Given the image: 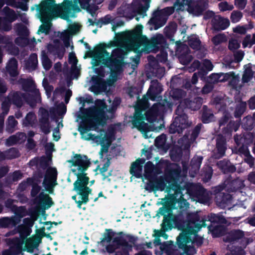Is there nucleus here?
I'll use <instances>...</instances> for the list:
<instances>
[{"instance_id":"f257e3e1","label":"nucleus","mask_w":255,"mask_h":255,"mask_svg":"<svg viewBox=\"0 0 255 255\" xmlns=\"http://www.w3.org/2000/svg\"><path fill=\"white\" fill-rule=\"evenodd\" d=\"M187 224L183 232H181L176 238V244L178 248L183 251L185 255H194L196 250L193 246L188 245L192 243L197 247L201 246L203 243V238L198 234L202 227H206V220H201L198 213H187Z\"/></svg>"},{"instance_id":"f03ea898","label":"nucleus","mask_w":255,"mask_h":255,"mask_svg":"<svg viewBox=\"0 0 255 255\" xmlns=\"http://www.w3.org/2000/svg\"><path fill=\"white\" fill-rule=\"evenodd\" d=\"M107 105L106 103L101 100H97L95 106L86 109H83L81 114L78 118L81 120L79 124L78 130L81 135V138L86 140H94L98 136L92 133L87 132L95 130L99 126H103L106 123L109 117L106 113Z\"/></svg>"},{"instance_id":"7ed1b4c3","label":"nucleus","mask_w":255,"mask_h":255,"mask_svg":"<svg viewBox=\"0 0 255 255\" xmlns=\"http://www.w3.org/2000/svg\"><path fill=\"white\" fill-rule=\"evenodd\" d=\"M103 237L97 242V246L103 248L102 253L109 254L115 253V255H129V251L135 243L138 237L123 232H115L112 229H106Z\"/></svg>"},{"instance_id":"20e7f679","label":"nucleus","mask_w":255,"mask_h":255,"mask_svg":"<svg viewBox=\"0 0 255 255\" xmlns=\"http://www.w3.org/2000/svg\"><path fill=\"white\" fill-rule=\"evenodd\" d=\"M143 28V25L138 24L132 30L127 32V36L135 49L143 45L145 50L156 53L159 51H163L168 47L166 39L162 34H157L148 39L145 35H142Z\"/></svg>"},{"instance_id":"39448f33","label":"nucleus","mask_w":255,"mask_h":255,"mask_svg":"<svg viewBox=\"0 0 255 255\" xmlns=\"http://www.w3.org/2000/svg\"><path fill=\"white\" fill-rule=\"evenodd\" d=\"M160 92L159 87H153L150 85L146 95H144L141 100L137 99V104L134 107L135 112L131 121L132 128H137L146 138L148 137L147 133L152 130L151 129V126L144 122L145 117L143 112L149 108L148 100L154 101Z\"/></svg>"},{"instance_id":"423d86ee","label":"nucleus","mask_w":255,"mask_h":255,"mask_svg":"<svg viewBox=\"0 0 255 255\" xmlns=\"http://www.w3.org/2000/svg\"><path fill=\"white\" fill-rule=\"evenodd\" d=\"M181 172L180 167L167 168L165 170L164 177L149 180L146 185L145 189L150 191H163L165 190V192L169 194L171 193V189L175 188L179 183H183Z\"/></svg>"},{"instance_id":"0eeeda50","label":"nucleus","mask_w":255,"mask_h":255,"mask_svg":"<svg viewBox=\"0 0 255 255\" xmlns=\"http://www.w3.org/2000/svg\"><path fill=\"white\" fill-rule=\"evenodd\" d=\"M113 41L109 43H101L97 45L90 52L95 60L94 65L98 66L100 64L109 68L112 72L118 71L121 68V60H118L116 58L111 57L110 53L106 50L107 48L114 46Z\"/></svg>"},{"instance_id":"6e6552de","label":"nucleus","mask_w":255,"mask_h":255,"mask_svg":"<svg viewBox=\"0 0 255 255\" xmlns=\"http://www.w3.org/2000/svg\"><path fill=\"white\" fill-rule=\"evenodd\" d=\"M58 7L55 0H43L37 5V9L40 14V21L44 23L39 27L38 32L48 34L49 31L52 15Z\"/></svg>"},{"instance_id":"1a4fd4ad","label":"nucleus","mask_w":255,"mask_h":255,"mask_svg":"<svg viewBox=\"0 0 255 255\" xmlns=\"http://www.w3.org/2000/svg\"><path fill=\"white\" fill-rule=\"evenodd\" d=\"M174 6H168L161 9L155 10L147 24L151 30H157L166 23L168 16L174 13Z\"/></svg>"},{"instance_id":"9d476101","label":"nucleus","mask_w":255,"mask_h":255,"mask_svg":"<svg viewBox=\"0 0 255 255\" xmlns=\"http://www.w3.org/2000/svg\"><path fill=\"white\" fill-rule=\"evenodd\" d=\"M183 185L184 190L186 189L187 193L198 202L205 204L209 201V195L201 185L189 183L183 180Z\"/></svg>"},{"instance_id":"9b49d317","label":"nucleus","mask_w":255,"mask_h":255,"mask_svg":"<svg viewBox=\"0 0 255 255\" xmlns=\"http://www.w3.org/2000/svg\"><path fill=\"white\" fill-rule=\"evenodd\" d=\"M175 114L177 116L174 118L168 128L170 133H181L189 126L188 116L179 106L175 111Z\"/></svg>"},{"instance_id":"f8f14e48","label":"nucleus","mask_w":255,"mask_h":255,"mask_svg":"<svg viewBox=\"0 0 255 255\" xmlns=\"http://www.w3.org/2000/svg\"><path fill=\"white\" fill-rule=\"evenodd\" d=\"M187 215L186 219H184L183 216L179 215H166L163 217V220L161 224V228L165 230H170L172 228L177 229L183 232V230L187 224Z\"/></svg>"},{"instance_id":"ddd939ff","label":"nucleus","mask_w":255,"mask_h":255,"mask_svg":"<svg viewBox=\"0 0 255 255\" xmlns=\"http://www.w3.org/2000/svg\"><path fill=\"white\" fill-rule=\"evenodd\" d=\"M183 190H184L183 183L178 184L175 188L171 189V193L167 197L162 199V203L174 209L176 203L186 202L183 197Z\"/></svg>"},{"instance_id":"4468645a","label":"nucleus","mask_w":255,"mask_h":255,"mask_svg":"<svg viewBox=\"0 0 255 255\" xmlns=\"http://www.w3.org/2000/svg\"><path fill=\"white\" fill-rule=\"evenodd\" d=\"M232 117L228 112H225L219 120V126L222 132L225 135H229L233 131H236L240 127V122L230 120Z\"/></svg>"},{"instance_id":"2eb2a0df","label":"nucleus","mask_w":255,"mask_h":255,"mask_svg":"<svg viewBox=\"0 0 255 255\" xmlns=\"http://www.w3.org/2000/svg\"><path fill=\"white\" fill-rule=\"evenodd\" d=\"M72 171L77 177V179L73 184V191L76 192H83L91 193L92 189L88 186L89 182V178L87 176L85 172H77L75 169H72Z\"/></svg>"},{"instance_id":"dca6fc26","label":"nucleus","mask_w":255,"mask_h":255,"mask_svg":"<svg viewBox=\"0 0 255 255\" xmlns=\"http://www.w3.org/2000/svg\"><path fill=\"white\" fill-rule=\"evenodd\" d=\"M71 10L75 12L81 11V9L77 3V0H75L74 2L72 0H64V1L58 7L60 18L64 20L69 19Z\"/></svg>"},{"instance_id":"f3484780","label":"nucleus","mask_w":255,"mask_h":255,"mask_svg":"<svg viewBox=\"0 0 255 255\" xmlns=\"http://www.w3.org/2000/svg\"><path fill=\"white\" fill-rule=\"evenodd\" d=\"M57 172L55 168H49L47 169L42 182L45 191L49 194H53L54 187L57 185Z\"/></svg>"},{"instance_id":"a211bd4d","label":"nucleus","mask_w":255,"mask_h":255,"mask_svg":"<svg viewBox=\"0 0 255 255\" xmlns=\"http://www.w3.org/2000/svg\"><path fill=\"white\" fill-rule=\"evenodd\" d=\"M68 162L71 163L73 166H77V169L79 172H85L91 164L90 159L87 155L78 153L75 154L72 159L68 160Z\"/></svg>"},{"instance_id":"6ab92c4d","label":"nucleus","mask_w":255,"mask_h":255,"mask_svg":"<svg viewBox=\"0 0 255 255\" xmlns=\"http://www.w3.org/2000/svg\"><path fill=\"white\" fill-rule=\"evenodd\" d=\"M208 7L207 0H196L188 5L187 10L194 16H199L204 13Z\"/></svg>"},{"instance_id":"aec40b11","label":"nucleus","mask_w":255,"mask_h":255,"mask_svg":"<svg viewBox=\"0 0 255 255\" xmlns=\"http://www.w3.org/2000/svg\"><path fill=\"white\" fill-rule=\"evenodd\" d=\"M34 202L43 212L50 208L54 204L52 198L43 191L40 192L34 199Z\"/></svg>"},{"instance_id":"412c9836","label":"nucleus","mask_w":255,"mask_h":255,"mask_svg":"<svg viewBox=\"0 0 255 255\" xmlns=\"http://www.w3.org/2000/svg\"><path fill=\"white\" fill-rule=\"evenodd\" d=\"M244 138L242 137L241 138L240 142L238 141V139L236 136L234 137V139L238 145H239L241 143V141L243 140L246 142V144L243 143L241 146L239 147L238 149V153L240 154H243L245 156H248L250 155V152L248 149V146L247 144L253 142L254 137L253 135L251 133L244 135Z\"/></svg>"},{"instance_id":"4be33fe9","label":"nucleus","mask_w":255,"mask_h":255,"mask_svg":"<svg viewBox=\"0 0 255 255\" xmlns=\"http://www.w3.org/2000/svg\"><path fill=\"white\" fill-rule=\"evenodd\" d=\"M92 80L94 85L90 88L91 91L95 95L100 94L101 92H105L107 90L108 84L104 79L96 76L93 77Z\"/></svg>"},{"instance_id":"5701e85b","label":"nucleus","mask_w":255,"mask_h":255,"mask_svg":"<svg viewBox=\"0 0 255 255\" xmlns=\"http://www.w3.org/2000/svg\"><path fill=\"white\" fill-rule=\"evenodd\" d=\"M224 188V186H219L217 187L216 189V191H218V192L216 195L215 200L217 205L219 206H224L228 204L232 198L230 194L221 192Z\"/></svg>"},{"instance_id":"b1692460","label":"nucleus","mask_w":255,"mask_h":255,"mask_svg":"<svg viewBox=\"0 0 255 255\" xmlns=\"http://www.w3.org/2000/svg\"><path fill=\"white\" fill-rule=\"evenodd\" d=\"M212 24L214 30L219 31L227 28L230 25V21L221 15H216L212 20Z\"/></svg>"},{"instance_id":"393cba45","label":"nucleus","mask_w":255,"mask_h":255,"mask_svg":"<svg viewBox=\"0 0 255 255\" xmlns=\"http://www.w3.org/2000/svg\"><path fill=\"white\" fill-rule=\"evenodd\" d=\"M144 162V159L138 158L135 161L132 162L129 170L130 174L136 178H141L142 177L143 164Z\"/></svg>"},{"instance_id":"a878e982","label":"nucleus","mask_w":255,"mask_h":255,"mask_svg":"<svg viewBox=\"0 0 255 255\" xmlns=\"http://www.w3.org/2000/svg\"><path fill=\"white\" fill-rule=\"evenodd\" d=\"M216 147L217 150L218 155L215 156L216 158H219L223 157L227 149L226 138L222 134H219L216 138Z\"/></svg>"},{"instance_id":"bb28decb","label":"nucleus","mask_w":255,"mask_h":255,"mask_svg":"<svg viewBox=\"0 0 255 255\" xmlns=\"http://www.w3.org/2000/svg\"><path fill=\"white\" fill-rule=\"evenodd\" d=\"M144 4L141 2H137L132 3L133 9L134 12V16L137 15L142 16L143 17L146 15V12L149 7V0H144Z\"/></svg>"},{"instance_id":"cd10ccee","label":"nucleus","mask_w":255,"mask_h":255,"mask_svg":"<svg viewBox=\"0 0 255 255\" xmlns=\"http://www.w3.org/2000/svg\"><path fill=\"white\" fill-rule=\"evenodd\" d=\"M201 120L204 124H209L214 121L215 116L212 109L204 105L200 111Z\"/></svg>"},{"instance_id":"c85d7f7f","label":"nucleus","mask_w":255,"mask_h":255,"mask_svg":"<svg viewBox=\"0 0 255 255\" xmlns=\"http://www.w3.org/2000/svg\"><path fill=\"white\" fill-rule=\"evenodd\" d=\"M24 94L19 91H14L7 97L8 102L18 108H21L23 106V99Z\"/></svg>"},{"instance_id":"c756f323","label":"nucleus","mask_w":255,"mask_h":255,"mask_svg":"<svg viewBox=\"0 0 255 255\" xmlns=\"http://www.w3.org/2000/svg\"><path fill=\"white\" fill-rule=\"evenodd\" d=\"M53 43V45L49 44L48 45V50L50 52L55 51L58 57L61 59L63 57L65 50L58 39H54Z\"/></svg>"},{"instance_id":"7c9ffc66","label":"nucleus","mask_w":255,"mask_h":255,"mask_svg":"<svg viewBox=\"0 0 255 255\" xmlns=\"http://www.w3.org/2000/svg\"><path fill=\"white\" fill-rule=\"evenodd\" d=\"M206 220V221H210V225H224L227 224V220L225 217L221 214H216L211 213L209 214L206 218H202L201 220Z\"/></svg>"},{"instance_id":"2f4dec72","label":"nucleus","mask_w":255,"mask_h":255,"mask_svg":"<svg viewBox=\"0 0 255 255\" xmlns=\"http://www.w3.org/2000/svg\"><path fill=\"white\" fill-rule=\"evenodd\" d=\"M31 93H32L24 95V99L28 105L34 108L38 101H41L40 93L38 89H34Z\"/></svg>"},{"instance_id":"473e14b6","label":"nucleus","mask_w":255,"mask_h":255,"mask_svg":"<svg viewBox=\"0 0 255 255\" xmlns=\"http://www.w3.org/2000/svg\"><path fill=\"white\" fill-rule=\"evenodd\" d=\"M176 247H178L176 244H174V242L170 241L163 242L160 249L167 255H176L178 252V250L175 249Z\"/></svg>"},{"instance_id":"72a5a7b5","label":"nucleus","mask_w":255,"mask_h":255,"mask_svg":"<svg viewBox=\"0 0 255 255\" xmlns=\"http://www.w3.org/2000/svg\"><path fill=\"white\" fill-rule=\"evenodd\" d=\"M245 186L244 181L237 178L229 181L226 185L227 190L229 192H234L243 189Z\"/></svg>"},{"instance_id":"f704fd0d","label":"nucleus","mask_w":255,"mask_h":255,"mask_svg":"<svg viewBox=\"0 0 255 255\" xmlns=\"http://www.w3.org/2000/svg\"><path fill=\"white\" fill-rule=\"evenodd\" d=\"M13 246H11L9 249L5 250L2 252V255H17L21 251V244L19 243L17 238L12 240Z\"/></svg>"},{"instance_id":"c9c22d12","label":"nucleus","mask_w":255,"mask_h":255,"mask_svg":"<svg viewBox=\"0 0 255 255\" xmlns=\"http://www.w3.org/2000/svg\"><path fill=\"white\" fill-rule=\"evenodd\" d=\"M18 62L14 58H11L6 66V70L11 77H16L19 73L17 71Z\"/></svg>"},{"instance_id":"e433bc0d","label":"nucleus","mask_w":255,"mask_h":255,"mask_svg":"<svg viewBox=\"0 0 255 255\" xmlns=\"http://www.w3.org/2000/svg\"><path fill=\"white\" fill-rule=\"evenodd\" d=\"M166 141V136L165 134H162L156 137L154 145L159 150L165 153L169 148V144H167Z\"/></svg>"},{"instance_id":"4c0bfd02","label":"nucleus","mask_w":255,"mask_h":255,"mask_svg":"<svg viewBox=\"0 0 255 255\" xmlns=\"http://www.w3.org/2000/svg\"><path fill=\"white\" fill-rule=\"evenodd\" d=\"M117 13L122 17L132 19L134 17L132 3L130 5H122L118 9Z\"/></svg>"},{"instance_id":"58836bf2","label":"nucleus","mask_w":255,"mask_h":255,"mask_svg":"<svg viewBox=\"0 0 255 255\" xmlns=\"http://www.w3.org/2000/svg\"><path fill=\"white\" fill-rule=\"evenodd\" d=\"M244 236L245 234L243 231L240 230H233L228 233L225 241L229 243H233L242 239Z\"/></svg>"},{"instance_id":"ea45409f","label":"nucleus","mask_w":255,"mask_h":255,"mask_svg":"<svg viewBox=\"0 0 255 255\" xmlns=\"http://www.w3.org/2000/svg\"><path fill=\"white\" fill-rule=\"evenodd\" d=\"M202 99L200 97H197L191 100L190 99L186 98L184 100V104L186 108L190 109L193 111L198 110L201 106Z\"/></svg>"},{"instance_id":"a19ab883","label":"nucleus","mask_w":255,"mask_h":255,"mask_svg":"<svg viewBox=\"0 0 255 255\" xmlns=\"http://www.w3.org/2000/svg\"><path fill=\"white\" fill-rule=\"evenodd\" d=\"M169 155L172 161L179 162L183 155L182 148L177 145H174L170 150Z\"/></svg>"},{"instance_id":"79ce46f5","label":"nucleus","mask_w":255,"mask_h":255,"mask_svg":"<svg viewBox=\"0 0 255 255\" xmlns=\"http://www.w3.org/2000/svg\"><path fill=\"white\" fill-rule=\"evenodd\" d=\"M20 219L15 217H4L0 219V227L7 228L14 227L19 223Z\"/></svg>"},{"instance_id":"37998d69","label":"nucleus","mask_w":255,"mask_h":255,"mask_svg":"<svg viewBox=\"0 0 255 255\" xmlns=\"http://www.w3.org/2000/svg\"><path fill=\"white\" fill-rule=\"evenodd\" d=\"M218 166L224 174L232 173L236 170L235 166L229 161H220L218 163Z\"/></svg>"},{"instance_id":"c03bdc74","label":"nucleus","mask_w":255,"mask_h":255,"mask_svg":"<svg viewBox=\"0 0 255 255\" xmlns=\"http://www.w3.org/2000/svg\"><path fill=\"white\" fill-rule=\"evenodd\" d=\"M208 231L210 232L213 237H220L224 235L225 227L221 225H207Z\"/></svg>"},{"instance_id":"a18cd8bd","label":"nucleus","mask_w":255,"mask_h":255,"mask_svg":"<svg viewBox=\"0 0 255 255\" xmlns=\"http://www.w3.org/2000/svg\"><path fill=\"white\" fill-rule=\"evenodd\" d=\"M247 110V103L246 102L241 101L239 104H237L234 112V116L236 119L241 118Z\"/></svg>"},{"instance_id":"49530a36","label":"nucleus","mask_w":255,"mask_h":255,"mask_svg":"<svg viewBox=\"0 0 255 255\" xmlns=\"http://www.w3.org/2000/svg\"><path fill=\"white\" fill-rule=\"evenodd\" d=\"M245 66V69L242 76V81L243 83H247L252 79L254 76V72L251 63Z\"/></svg>"},{"instance_id":"de8ad7c7","label":"nucleus","mask_w":255,"mask_h":255,"mask_svg":"<svg viewBox=\"0 0 255 255\" xmlns=\"http://www.w3.org/2000/svg\"><path fill=\"white\" fill-rule=\"evenodd\" d=\"M22 88L25 92H33L34 89H37L35 88V84L32 79H21V82Z\"/></svg>"},{"instance_id":"09e8293b","label":"nucleus","mask_w":255,"mask_h":255,"mask_svg":"<svg viewBox=\"0 0 255 255\" xmlns=\"http://www.w3.org/2000/svg\"><path fill=\"white\" fill-rule=\"evenodd\" d=\"M188 43L189 46L194 50H199L201 48V41L199 37L196 35L189 37Z\"/></svg>"},{"instance_id":"8fccbe9b","label":"nucleus","mask_w":255,"mask_h":255,"mask_svg":"<svg viewBox=\"0 0 255 255\" xmlns=\"http://www.w3.org/2000/svg\"><path fill=\"white\" fill-rule=\"evenodd\" d=\"M159 204L162 205V207L159 208L157 211L156 216H163L164 217L166 215H173V209L171 207L164 204L162 203V201H161Z\"/></svg>"},{"instance_id":"3c124183","label":"nucleus","mask_w":255,"mask_h":255,"mask_svg":"<svg viewBox=\"0 0 255 255\" xmlns=\"http://www.w3.org/2000/svg\"><path fill=\"white\" fill-rule=\"evenodd\" d=\"M38 59L36 53H32L30 55L28 60L25 65L27 69L35 70L37 67Z\"/></svg>"},{"instance_id":"603ef678","label":"nucleus","mask_w":255,"mask_h":255,"mask_svg":"<svg viewBox=\"0 0 255 255\" xmlns=\"http://www.w3.org/2000/svg\"><path fill=\"white\" fill-rule=\"evenodd\" d=\"M2 12L5 16V18L7 19L10 22L15 21L17 18L14 10L10 8L8 6H6L3 7Z\"/></svg>"},{"instance_id":"864d4df0","label":"nucleus","mask_w":255,"mask_h":255,"mask_svg":"<svg viewBox=\"0 0 255 255\" xmlns=\"http://www.w3.org/2000/svg\"><path fill=\"white\" fill-rule=\"evenodd\" d=\"M27 181L29 185L32 186V189L30 191L31 196L35 198L38 196V194L40 192L41 187L37 183L34 182L33 179L31 178H27Z\"/></svg>"},{"instance_id":"5fc2aeb1","label":"nucleus","mask_w":255,"mask_h":255,"mask_svg":"<svg viewBox=\"0 0 255 255\" xmlns=\"http://www.w3.org/2000/svg\"><path fill=\"white\" fill-rule=\"evenodd\" d=\"M255 124L253 118L251 116L248 115L243 118L242 126L246 130H251L254 128Z\"/></svg>"},{"instance_id":"6e6d98bb","label":"nucleus","mask_w":255,"mask_h":255,"mask_svg":"<svg viewBox=\"0 0 255 255\" xmlns=\"http://www.w3.org/2000/svg\"><path fill=\"white\" fill-rule=\"evenodd\" d=\"M18 122L13 116H9L6 122V131L8 133L13 132Z\"/></svg>"},{"instance_id":"4d7b16f0","label":"nucleus","mask_w":255,"mask_h":255,"mask_svg":"<svg viewBox=\"0 0 255 255\" xmlns=\"http://www.w3.org/2000/svg\"><path fill=\"white\" fill-rule=\"evenodd\" d=\"M77 195L80 196L81 200L76 201L75 203L77 204L78 208L81 209V206L83 204H86L89 201V196L91 193L83 192H76Z\"/></svg>"},{"instance_id":"13d9d810","label":"nucleus","mask_w":255,"mask_h":255,"mask_svg":"<svg viewBox=\"0 0 255 255\" xmlns=\"http://www.w3.org/2000/svg\"><path fill=\"white\" fill-rule=\"evenodd\" d=\"M6 159H12L18 157L20 156L19 151L15 147H11L4 151Z\"/></svg>"},{"instance_id":"bf43d9fd","label":"nucleus","mask_w":255,"mask_h":255,"mask_svg":"<svg viewBox=\"0 0 255 255\" xmlns=\"http://www.w3.org/2000/svg\"><path fill=\"white\" fill-rule=\"evenodd\" d=\"M164 73V68L163 67H161L160 66L157 67V68L148 71L147 73V76H153L155 77H157L158 78H162Z\"/></svg>"},{"instance_id":"052dcab7","label":"nucleus","mask_w":255,"mask_h":255,"mask_svg":"<svg viewBox=\"0 0 255 255\" xmlns=\"http://www.w3.org/2000/svg\"><path fill=\"white\" fill-rule=\"evenodd\" d=\"M16 32L18 35L26 37L29 35V31L27 27L24 24L19 23L16 24Z\"/></svg>"},{"instance_id":"680f3d73","label":"nucleus","mask_w":255,"mask_h":255,"mask_svg":"<svg viewBox=\"0 0 255 255\" xmlns=\"http://www.w3.org/2000/svg\"><path fill=\"white\" fill-rule=\"evenodd\" d=\"M114 20L112 16L110 14H107L105 16L100 18L96 22V25L99 27H101L103 25H107L112 23Z\"/></svg>"},{"instance_id":"e2e57ef3","label":"nucleus","mask_w":255,"mask_h":255,"mask_svg":"<svg viewBox=\"0 0 255 255\" xmlns=\"http://www.w3.org/2000/svg\"><path fill=\"white\" fill-rule=\"evenodd\" d=\"M255 44V33L253 34L252 38L250 34H247L244 38L242 45L243 48H246L249 45L251 47L252 45Z\"/></svg>"},{"instance_id":"0e129e2a","label":"nucleus","mask_w":255,"mask_h":255,"mask_svg":"<svg viewBox=\"0 0 255 255\" xmlns=\"http://www.w3.org/2000/svg\"><path fill=\"white\" fill-rule=\"evenodd\" d=\"M186 95V92L181 89H175L172 90L171 96L174 100H181Z\"/></svg>"},{"instance_id":"69168bd1","label":"nucleus","mask_w":255,"mask_h":255,"mask_svg":"<svg viewBox=\"0 0 255 255\" xmlns=\"http://www.w3.org/2000/svg\"><path fill=\"white\" fill-rule=\"evenodd\" d=\"M221 82H225L231 79L229 83L232 84L233 81L236 82V76L234 72H230L226 73H221Z\"/></svg>"},{"instance_id":"338daca9","label":"nucleus","mask_w":255,"mask_h":255,"mask_svg":"<svg viewBox=\"0 0 255 255\" xmlns=\"http://www.w3.org/2000/svg\"><path fill=\"white\" fill-rule=\"evenodd\" d=\"M25 136V134L23 132L19 133V136L16 135H11L6 140V144L8 146H12L15 144L19 140L20 137V136Z\"/></svg>"},{"instance_id":"774afa93","label":"nucleus","mask_w":255,"mask_h":255,"mask_svg":"<svg viewBox=\"0 0 255 255\" xmlns=\"http://www.w3.org/2000/svg\"><path fill=\"white\" fill-rule=\"evenodd\" d=\"M192 59V56L188 53H183L179 56L180 62L184 65H187L189 64Z\"/></svg>"}]
</instances>
